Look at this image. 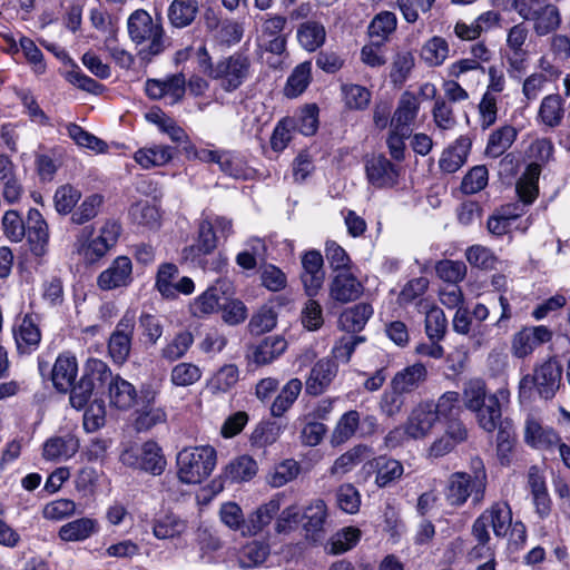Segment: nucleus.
I'll list each match as a JSON object with an SVG mask.
<instances>
[{
	"mask_svg": "<svg viewBox=\"0 0 570 570\" xmlns=\"http://www.w3.org/2000/svg\"><path fill=\"white\" fill-rule=\"evenodd\" d=\"M217 165L224 174L234 178H246L248 175L245 160L235 151L222 150Z\"/></svg>",
	"mask_w": 570,
	"mask_h": 570,
	"instance_id": "nucleus-60",
	"label": "nucleus"
},
{
	"mask_svg": "<svg viewBox=\"0 0 570 570\" xmlns=\"http://www.w3.org/2000/svg\"><path fill=\"white\" fill-rule=\"evenodd\" d=\"M219 520L229 530L240 533L246 538L247 518L236 502H225L219 508Z\"/></svg>",
	"mask_w": 570,
	"mask_h": 570,
	"instance_id": "nucleus-50",
	"label": "nucleus"
},
{
	"mask_svg": "<svg viewBox=\"0 0 570 570\" xmlns=\"http://www.w3.org/2000/svg\"><path fill=\"white\" fill-rule=\"evenodd\" d=\"M13 337L19 354H31L41 342V331L31 314H26L13 327Z\"/></svg>",
	"mask_w": 570,
	"mask_h": 570,
	"instance_id": "nucleus-20",
	"label": "nucleus"
},
{
	"mask_svg": "<svg viewBox=\"0 0 570 570\" xmlns=\"http://www.w3.org/2000/svg\"><path fill=\"white\" fill-rule=\"evenodd\" d=\"M370 452L368 446L357 444L343 454H341L330 468V474L332 476L342 478L346 473L351 472Z\"/></svg>",
	"mask_w": 570,
	"mask_h": 570,
	"instance_id": "nucleus-44",
	"label": "nucleus"
},
{
	"mask_svg": "<svg viewBox=\"0 0 570 570\" xmlns=\"http://www.w3.org/2000/svg\"><path fill=\"white\" fill-rule=\"evenodd\" d=\"M91 235L92 227H85L77 236L75 243L79 255H81L83 259L90 264L102 258L111 248L98 236L89 240Z\"/></svg>",
	"mask_w": 570,
	"mask_h": 570,
	"instance_id": "nucleus-34",
	"label": "nucleus"
},
{
	"mask_svg": "<svg viewBox=\"0 0 570 570\" xmlns=\"http://www.w3.org/2000/svg\"><path fill=\"white\" fill-rule=\"evenodd\" d=\"M186 90V78L183 73H176L164 80L148 79L145 91L151 99L165 98L168 104L174 105L181 100Z\"/></svg>",
	"mask_w": 570,
	"mask_h": 570,
	"instance_id": "nucleus-15",
	"label": "nucleus"
},
{
	"mask_svg": "<svg viewBox=\"0 0 570 570\" xmlns=\"http://www.w3.org/2000/svg\"><path fill=\"white\" fill-rule=\"evenodd\" d=\"M512 525V512L508 503L495 502L485 509L474 521L472 534L484 548L490 541L488 528L491 527L495 537H505Z\"/></svg>",
	"mask_w": 570,
	"mask_h": 570,
	"instance_id": "nucleus-6",
	"label": "nucleus"
},
{
	"mask_svg": "<svg viewBox=\"0 0 570 570\" xmlns=\"http://www.w3.org/2000/svg\"><path fill=\"white\" fill-rule=\"evenodd\" d=\"M286 19L282 16L268 17L262 24L259 36L261 47L275 55H282L286 49V38L282 33Z\"/></svg>",
	"mask_w": 570,
	"mask_h": 570,
	"instance_id": "nucleus-22",
	"label": "nucleus"
},
{
	"mask_svg": "<svg viewBox=\"0 0 570 570\" xmlns=\"http://www.w3.org/2000/svg\"><path fill=\"white\" fill-rule=\"evenodd\" d=\"M552 336V331L544 325L524 327L513 335L511 353L518 358H524L538 346L550 342Z\"/></svg>",
	"mask_w": 570,
	"mask_h": 570,
	"instance_id": "nucleus-12",
	"label": "nucleus"
},
{
	"mask_svg": "<svg viewBox=\"0 0 570 570\" xmlns=\"http://www.w3.org/2000/svg\"><path fill=\"white\" fill-rule=\"evenodd\" d=\"M487 386L484 381L473 379L468 381L463 387V404L470 410H480V406L488 401Z\"/></svg>",
	"mask_w": 570,
	"mask_h": 570,
	"instance_id": "nucleus-59",
	"label": "nucleus"
},
{
	"mask_svg": "<svg viewBox=\"0 0 570 570\" xmlns=\"http://www.w3.org/2000/svg\"><path fill=\"white\" fill-rule=\"evenodd\" d=\"M448 328L444 312L433 305L425 313V333L431 341H441Z\"/></svg>",
	"mask_w": 570,
	"mask_h": 570,
	"instance_id": "nucleus-63",
	"label": "nucleus"
},
{
	"mask_svg": "<svg viewBox=\"0 0 570 570\" xmlns=\"http://www.w3.org/2000/svg\"><path fill=\"white\" fill-rule=\"evenodd\" d=\"M312 63L304 61L297 65L289 75L284 94L288 98H296L305 91L311 82Z\"/></svg>",
	"mask_w": 570,
	"mask_h": 570,
	"instance_id": "nucleus-49",
	"label": "nucleus"
},
{
	"mask_svg": "<svg viewBox=\"0 0 570 570\" xmlns=\"http://www.w3.org/2000/svg\"><path fill=\"white\" fill-rule=\"evenodd\" d=\"M363 291V284L348 269L336 273L330 283L331 298L342 304L356 301Z\"/></svg>",
	"mask_w": 570,
	"mask_h": 570,
	"instance_id": "nucleus-19",
	"label": "nucleus"
},
{
	"mask_svg": "<svg viewBox=\"0 0 570 570\" xmlns=\"http://www.w3.org/2000/svg\"><path fill=\"white\" fill-rule=\"evenodd\" d=\"M306 520L304 528L307 533L317 534L323 530L324 523L327 518V508L323 500H314L309 505L306 507L304 514Z\"/></svg>",
	"mask_w": 570,
	"mask_h": 570,
	"instance_id": "nucleus-56",
	"label": "nucleus"
},
{
	"mask_svg": "<svg viewBox=\"0 0 570 570\" xmlns=\"http://www.w3.org/2000/svg\"><path fill=\"white\" fill-rule=\"evenodd\" d=\"M202 377V370L193 363L181 362L170 371V382L178 387H187L197 383Z\"/></svg>",
	"mask_w": 570,
	"mask_h": 570,
	"instance_id": "nucleus-64",
	"label": "nucleus"
},
{
	"mask_svg": "<svg viewBox=\"0 0 570 570\" xmlns=\"http://www.w3.org/2000/svg\"><path fill=\"white\" fill-rule=\"evenodd\" d=\"M281 510V499L272 498L268 502L261 504L247 517L246 537H255L261 533Z\"/></svg>",
	"mask_w": 570,
	"mask_h": 570,
	"instance_id": "nucleus-29",
	"label": "nucleus"
},
{
	"mask_svg": "<svg viewBox=\"0 0 570 570\" xmlns=\"http://www.w3.org/2000/svg\"><path fill=\"white\" fill-rule=\"evenodd\" d=\"M200 66L208 77L216 80L220 88L228 92L238 89L250 73L249 58L239 52L212 63L206 50H204Z\"/></svg>",
	"mask_w": 570,
	"mask_h": 570,
	"instance_id": "nucleus-2",
	"label": "nucleus"
},
{
	"mask_svg": "<svg viewBox=\"0 0 570 570\" xmlns=\"http://www.w3.org/2000/svg\"><path fill=\"white\" fill-rule=\"evenodd\" d=\"M303 383L299 379H291L279 391L271 404L273 417H282L295 403L302 392Z\"/></svg>",
	"mask_w": 570,
	"mask_h": 570,
	"instance_id": "nucleus-38",
	"label": "nucleus"
},
{
	"mask_svg": "<svg viewBox=\"0 0 570 570\" xmlns=\"http://www.w3.org/2000/svg\"><path fill=\"white\" fill-rule=\"evenodd\" d=\"M471 148V140L465 136H460L452 145L443 150L439 166L444 173L458 171L466 161Z\"/></svg>",
	"mask_w": 570,
	"mask_h": 570,
	"instance_id": "nucleus-31",
	"label": "nucleus"
},
{
	"mask_svg": "<svg viewBox=\"0 0 570 570\" xmlns=\"http://www.w3.org/2000/svg\"><path fill=\"white\" fill-rule=\"evenodd\" d=\"M438 422L434 403H419L411 410L406 421L404 422L406 425L407 438L412 440L426 439L431 435Z\"/></svg>",
	"mask_w": 570,
	"mask_h": 570,
	"instance_id": "nucleus-11",
	"label": "nucleus"
},
{
	"mask_svg": "<svg viewBox=\"0 0 570 570\" xmlns=\"http://www.w3.org/2000/svg\"><path fill=\"white\" fill-rule=\"evenodd\" d=\"M223 286L217 283L208 287L204 293L197 296L189 306L193 316L204 318L218 311L222 303Z\"/></svg>",
	"mask_w": 570,
	"mask_h": 570,
	"instance_id": "nucleus-36",
	"label": "nucleus"
},
{
	"mask_svg": "<svg viewBox=\"0 0 570 570\" xmlns=\"http://www.w3.org/2000/svg\"><path fill=\"white\" fill-rule=\"evenodd\" d=\"M146 119L158 126V128L167 134L174 142H183L187 139V134L171 118L167 117L159 109L150 110L146 114Z\"/></svg>",
	"mask_w": 570,
	"mask_h": 570,
	"instance_id": "nucleus-57",
	"label": "nucleus"
},
{
	"mask_svg": "<svg viewBox=\"0 0 570 570\" xmlns=\"http://www.w3.org/2000/svg\"><path fill=\"white\" fill-rule=\"evenodd\" d=\"M239 380V370L235 364H225L208 381L213 394L229 392Z\"/></svg>",
	"mask_w": 570,
	"mask_h": 570,
	"instance_id": "nucleus-48",
	"label": "nucleus"
},
{
	"mask_svg": "<svg viewBox=\"0 0 570 570\" xmlns=\"http://www.w3.org/2000/svg\"><path fill=\"white\" fill-rule=\"evenodd\" d=\"M561 364L554 357H550L535 365L532 375L527 374L520 380V395H528L534 387L540 397L551 400L561 385Z\"/></svg>",
	"mask_w": 570,
	"mask_h": 570,
	"instance_id": "nucleus-4",
	"label": "nucleus"
},
{
	"mask_svg": "<svg viewBox=\"0 0 570 570\" xmlns=\"http://www.w3.org/2000/svg\"><path fill=\"white\" fill-rule=\"evenodd\" d=\"M99 531L96 519L82 517L69 521L58 530V538L63 542H81Z\"/></svg>",
	"mask_w": 570,
	"mask_h": 570,
	"instance_id": "nucleus-30",
	"label": "nucleus"
},
{
	"mask_svg": "<svg viewBox=\"0 0 570 570\" xmlns=\"http://www.w3.org/2000/svg\"><path fill=\"white\" fill-rule=\"evenodd\" d=\"M131 282L132 263L127 256L116 257L97 278V285L102 291L127 287Z\"/></svg>",
	"mask_w": 570,
	"mask_h": 570,
	"instance_id": "nucleus-14",
	"label": "nucleus"
},
{
	"mask_svg": "<svg viewBox=\"0 0 570 570\" xmlns=\"http://www.w3.org/2000/svg\"><path fill=\"white\" fill-rule=\"evenodd\" d=\"M361 424V415L356 410L345 412L336 422L332 434L331 444L338 446L351 440Z\"/></svg>",
	"mask_w": 570,
	"mask_h": 570,
	"instance_id": "nucleus-41",
	"label": "nucleus"
},
{
	"mask_svg": "<svg viewBox=\"0 0 570 570\" xmlns=\"http://www.w3.org/2000/svg\"><path fill=\"white\" fill-rule=\"evenodd\" d=\"M528 21L533 22V30L535 35L543 37L559 28L561 23V17L559 9L554 4L548 3L543 7L542 10H539L538 13H535Z\"/></svg>",
	"mask_w": 570,
	"mask_h": 570,
	"instance_id": "nucleus-47",
	"label": "nucleus"
},
{
	"mask_svg": "<svg viewBox=\"0 0 570 570\" xmlns=\"http://www.w3.org/2000/svg\"><path fill=\"white\" fill-rule=\"evenodd\" d=\"M127 32L134 43L142 46L138 51V57L142 61L150 62L166 48L165 31L161 23L155 22L153 17L144 9H137L130 13L127 19Z\"/></svg>",
	"mask_w": 570,
	"mask_h": 570,
	"instance_id": "nucleus-1",
	"label": "nucleus"
},
{
	"mask_svg": "<svg viewBox=\"0 0 570 570\" xmlns=\"http://www.w3.org/2000/svg\"><path fill=\"white\" fill-rule=\"evenodd\" d=\"M27 238L31 253L37 257H42L48 252L49 230L46 220L38 209L31 208L28 212Z\"/></svg>",
	"mask_w": 570,
	"mask_h": 570,
	"instance_id": "nucleus-21",
	"label": "nucleus"
},
{
	"mask_svg": "<svg viewBox=\"0 0 570 570\" xmlns=\"http://www.w3.org/2000/svg\"><path fill=\"white\" fill-rule=\"evenodd\" d=\"M175 155V148L168 145L151 144L139 148L134 154V160L142 169L164 167L169 164Z\"/></svg>",
	"mask_w": 570,
	"mask_h": 570,
	"instance_id": "nucleus-27",
	"label": "nucleus"
},
{
	"mask_svg": "<svg viewBox=\"0 0 570 570\" xmlns=\"http://www.w3.org/2000/svg\"><path fill=\"white\" fill-rule=\"evenodd\" d=\"M136 318L132 312H126L116 325L108 342V352L117 364L127 361L130 350Z\"/></svg>",
	"mask_w": 570,
	"mask_h": 570,
	"instance_id": "nucleus-8",
	"label": "nucleus"
},
{
	"mask_svg": "<svg viewBox=\"0 0 570 570\" xmlns=\"http://www.w3.org/2000/svg\"><path fill=\"white\" fill-rule=\"evenodd\" d=\"M186 530V522L169 513L157 518L153 524V533L159 540L173 539Z\"/></svg>",
	"mask_w": 570,
	"mask_h": 570,
	"instance_id": "nucleus-52",
	"label": "nucleus"
},
{
	"mask_svg": "<svg viewBox=\"0 0 570 570\" xmlns=\"http://www.w3.org/2000/svg\"><path fill=\"white\" fill-rule=\"evenodd\" d=\"M564 102L559 94H550L543 97L535 117L537 122L550 129L559 127L564 119Z\"/></svg>",
	"mask_w": 570,
	"mask_h": 570,
	"instance_id": "nucleus-26",
	"label": "nucleus"
},
{
	"mask_svg": "<svg viewBox=\"0 0 570 570\" xmlns=\"http://www.w3.org/2000/svg\"><path fill=\"white\" fill-rule=\"evenodd\" d=\"M524 441L534 449H550L560 442L559 435L544 428L533 415H528L524 422Z\"/></svg>",
	"mask_w": 570,
	"mask_h": 570,
	"instance_id": "nucleus-25",
	"label": "nucleus"
},
{
	"mask_svg": "<svg viewBox=\"0 0 570 570\" xmlns=\"http://www.w3.org/2000/svg\"><path fill=\"white\" fill-rule=\"evenodd\" d=\"M468 439L465 425L458 419L446 421L444 433L435 439L428 449L429 458H442Z\"/></svg>",
	"mask_w": 570,
	"mask_h": 570,
	"instance_id": "nucleus-16",
	"label": "nucleus"
},
{
	"mask_svg": "<svg viewBox=\"0 0 570 570\" xmlns=\"http://www.w3.org/2000/svg\"><path fill=\"white\" fill-rule=\"evenodd\" d=\"M428 379V370L422 363H414L399 371L392 379L391 386L404 394L419 389Z\"/></svg>",
	"mask_w": 570,
	"mask_h": 570,
	"instance_id": "nucleus-33",
	"label": "nucleus"
},
{
	"mask_svg": "<svg viewBox=\"0 0 570 570\" xmlns=\"http://www.w3.org/2000/svg\"><path fill=\"white\" fill-rule=\"evenodd\" d=\"M361 538V531L354 527H346L337 531L328 542V552L341 554L356 546Z\"/></svg>",
	"mask_w": 570,
	"mask_h": 570,
	"instance_id": "nucleus-61",
	"label": "nucleus"
},
{
	"mask_svg": "<svg viewBox=\"0 0 570 570\" xmlns=\"http://www.w3.org/2000/svg\"><path fill=\"white\" fill-rule=\"evenodd\" d=\"M268 554V544L261 541H252L240 550L238 562L242 568L257 567L266 560Z\"/></svg>",
	"mask_w": 570,
	"mask_h": 570,
	"instance_id": "nucleus-62",
	"label": "nucleus"
},
{
	"mask_svg": "<svg viewBox=\"0 0 570 570\" xmlns=\"http://www.w3.org/2000/svg\"><path fill=\"white\" fill-rule=\"evenodd\" d=\"M287 343L283 337L268 336L264 338L253 352V361L258 365H266L285 352Z\"/></svg>",
	"mask_w": 570,
	"mask_h": 570,
	"instance_id": "nucleus-45",
	"label": "nucleus"
},
{
	"mask_svg": "<svg viewBox=\"0 0 570 570\" xmlns=\"http://www.w3.org/2000/svg\"><path fill=\"white\" fill-rule=\"evenodd\" d=\"M78 374V363L75 355L65 352L58 355L51 370V381L59 392H68Z\"/></svg>",
	"mask_w": 570,
	"mask_h": 570,
	"instance_id": "nucleus-24",
	"label": "nucleus"
},
{
	"mask_svg": "<svg viewBox=\"0 0 570 570\" xmlns=\"http://www.w3.org/2000/svg\"><path fill=\"white\" fill-rule=\"evenodd\" d=\"M517 129L510 125H505L494 130L488 140L485 154L489 157L498 158L503 155L517 138Z\"/></svg>",
	"mask_w": 570,
	"mask_h": 570,
	"instance_id": "nucleus-46",
	"label": "nucleus"
},
{
	"mask_svg": "<svg viewBox=\"0 0 570 570\" xmlns=\"http://www.w3.org/2000/svg\"><path fill=\"white\" fill-rule=\"evenodd\" d=\"M198 10V0H174L168 8L169 22L175 28H185L193 23Z\"/></svg>",
	"mask_w": 570,
	"mask_h": 570,
	"instance_id": "nucleus-42",
	"label": "nucleus"
},
{
	"mask_svg": "<svg viewBox=\"0 0 570 570\" xmlns=\"http://www.w3.org/2000/svg\"><path fill=\"white\" fill-rule=\"evenodd\" d=\"M338 373V364L332 357L318 360L311 368L305 380V392L318 396L326 392Z\"/></svg>",
	"mask_w": 570,
	"mask_h": 570,
	"instance_id": "nucleus-13",
	"label": "nucleus"
},
{
	"mask_svg": "<svg viewBox=\"0 0 570 570\" xmlns=\"http://www.w3.org/2000/svg\"><path fill=\"white\" fill-rule=\"evenodd\" d=\"M365 173L368 184L374 188L389 189L399 184V167L383 155L372 156L366 159Z\"/></svg>",
	"mask_w": 570,
	"mask_h": 570,
	"instance_id": "nucleus-10",
	"label": "nucleus"
},
{
	"mask_svg": "<svg viewBox=\"0 0 570 570\" xmlns=\"http://www.w3.org/2000/svg\"><path fill=\"white\" fill-rule=\"evenodd\" d=\"M156 392L144 391L142 400L145 404L137 411L135 425L138 431H148L154 426L165 423L167 420L166 411L160 406H154Z\"/></svg>",
	"mask_w": 570,
	"mask_h": 570,
	"instance_id": "nucleus-28",
	"label": "nucleus"
},
{
	"mask_svg": "<svg viewBox=\"0 0 570 570\" xmlns=\"http://www.w3.org/2000/svg\"><path fill=\"white\" fill-rule=\"evenodd\" d=\"M122 464L138 469L153 475H160L166 468V459L161 448L155 441L130 446L120 454Z\"/></svg>",
	"mask_w": 570,
	"mask_h": 570,
	"instance_id": "nucleus-7",
	"label": "nucleus"
},
{
	"mask_svg": "<svg viewBox=\"0 0 570 570\" xmlns=\"http://www.w3.org/2000/svg\"><path fill=\"white\" fill-rule=\"evenodd\" d=\"M541 167L538 164H530L517 183V193L524 205L532 204L538 196V181Z\"/></svg>",
	"mask_w": 570,
	"mask_h": 570,
	"instance_id": "nucleus-43",
	"label": "nucleus"
},
{
	"mask_svg": "<svg viewBox=\"0 0 570 570\" xmlns=\"http://www.w3.org/2000/svg\"><path fill=\"white\" fill-rule=\"evenodd\" d=\"M297 40L306 51L314 52L326 40V30L321 22L308 20L297 28Z\"/></svg>",
	"mask_w": 570,
	"mask_h": 570,
	"instance_id": "nucleus-39",
	"label": "nucleus"
},
{
	"mask_svg": "<svg viewBox=\"0 0 570 570\" xmlns=\"http://www.w3.org/2000/svg\"><path fill=\"white\" fill-rule=\"evenodd\" d=\"M373 315V307L367 303H358L344 309L338 317V326L347 333L361 332Z\"/></svg>",
	"mask_w": 570,
	"mask_h": 570,
	"instance_id": "nucleus-35",
	"label": "nucleus"
},
{
	"mask_svg": "<svg viewBox=\"0 0 570 570\" xmlns=\"http://www.w3.org/2000/svg\"><path fill=\"white\" fill-rule=\"evenodd\" d=\"M449 43L439 36L429 39L421 49L422 60L430 67L441 66L449 57Z\"/></svg>",
	"mask_w": 570,
	"mask_h": 570,
	"instance_id": "nucleus-51",
	"label": "nucleus"
},
{
	"mask_svg": "<svg viewBox=\"0 0 570 570\" xmlns=\"http://www.w3.org/2000/svg\"><path fill=\"white\" fill-rule=\"evenodd\" d=\"M131 220L146 229H156L160 225V214L156 206L148 202H139L131 206Z\"/></svg>",
	"mask_w": 570,
	"mask_h": 570,
	"instance_id": "nucleus-53",
	"label": "nucleus"
},
{
	"mask_svg": "<svg viewBox=\"0 0 570 570\" xmlns=\"http://www.w3.org/2000/svg\"><path fill=\"white\" fill-rule=\"evenodd\" d=\"M79 449V441L72 434L52 436L43 444V458L49 461H63L73 456Z\"/></svg>",
	"mask_w": 570,
	"mask_h": 570,
	"instance_id": "nucleus-32",
	"label": "nucleus"
},
{
	"mask_svg": "<svg viewBox=\"0 0 570 570\" xmlns=\"http://www.w3.org/2000/svg\"><path fill=\"white\" fill-rule=\"evenodd\" d=\"M362 471L366 476L375 474L374 483L377 488L384 489L396 483L404 473L403 464L391 456H375L362 466Z\"/></svg>",
	"mask_w": 570,
	"mask_h": 570,
	"instance_id": "nucleus-9",
	"label": "nucleus"
},
{
	"mask_svg": "<svg viewBox=\"0 0 570 570\" xmlns=\"http://www.w3.org/2000/svg\"><path fill=\"white\" fill-rule=\"evenodd\" d=\"M104 197L99 194L87 196L82 203L72 212L71 222L76 225H83L94 219L100 212Z\"/></svg>",
	"mask_w": 570,
	"mask_h": 570,
	"instance_id": "nucleus-58",
	"label": "nucleus"
},
{
	"mask_svg": "<svg viewBox=\"0 0 570 570\" xmlns=\"http://www.w3.org/2000/svg\"><path fill=\"white\" fill-rule=\"evenodd\" d=\"M396 16L390 11H383L375 16L368 27V35L372 40L384 42L396 29Z\"/></svg>",
	"mask_w": 570,
	"mask_h": 570,
	"instance_id": "nucleus-55",
	"label": "nucleus"
},
{
	"mask_svg": "<svg viewBox=\"0 0 570 570\" xmlns=\"http://www.w3.org/2000/svg\"><path fill=\"white\" fill-rule=\"evenodd\" d=\"M481 429L487 432H493L501 422V406L498 404V397H488V401L480 406V410L473 411Z\"/></svg>",
	"mask_w": 570,
	"mask_h": 570,
	"instance_id": "nucleus-54",
	"label": "nucleus"
},
{
	"mask_svg": "<svg viewBox=\"0 0 570 570\" xmlns=\"http://www.w3.org/2000/svg\"><path fill=\"white\" fill-rule=\"evenodd\" d=\"M108 394L110 404L119 410L130 409L137 399L135 386L119 375H116L114 380L110 381Z\"/></svg>",
	"mask_w": 570,
	"mask_h": 570,
	"instance_id": "nucleus-37",
	"label": "nucleus"
},
{
	"mask_svg": "<svg viewBox=\"0 0 570 570\" xmlns=\"http://www.w3.org/2000/svg\"><path fill=\"white\" fill-rule=\"evenodd\" d=\"M114 377L109 366L104 361L90 358L86 363L85 373L81 379L98 393L108 387Z\"/></svg>",
	"mask_w": 570,
	"mask_h": 570,
	"instance_id": "nucleus-40",
	"label": "nucleus"
},
{
	"mask_svg": "<svg viewBox=\"0 0 570 570\" xmlns=\"http://www.w3.org/2000/svg\"><path fill=\"white\" fill-rule=\"evenodd\" d=\"M484 478L471 476L468 472H454L450 474L444 488V498L451 507H462L469 498L472 503L479 505L485 495Z\"/></svg>",
	"mask_w": 570,
	"mask_h": 570,
	"instance_id": "nucleus-5",
	"label": "nucleus"
},
{
	"mask_svg": "<svg viewBox=\"0 0 570 570\" xmlns=\"http://www.w3.org/2000/svg\"><path fill=\"white\" fill-rule=\"evenodd\" d=\"M216 451L213 446L200 445L183 449L177 455V475L186 484H199L216 466Z\"/></svg>",
	"mask_w": 570,
	"mask_h": 570,
	"instance_id": "nucleus-3",
	"label": "nucleus"
},
{
	"mask_svg": "<svg viewBox=\"0 0 570 570\" xmlns=\"http://www.w3.org/2000/svg\"><path fill=\"white\" fill-rule=\"evenodd\" d=\"M303 272L301 279L307 296L314 297L322 288L325 272L323 268L324 259L318 250H308L302 256Z\"/></svg>",
	"mask_w": 570,
	"mask_h": 570,
	"instance_id": "nucleus-17",
	"label": "nucleus"
},
{
	"mask_svg": "<svg viewBox=\"0 0 570 570\" xmlns=\"http://www.w3.org/2000/svg\"><path fill=\"white\" fill-rule=\"evenodd\" d=\"M420 111V101L414 94L405 91L401 95L397 106L391 117L390 127L412 134V125Z\"/></svg>",
	"mask_w": 570,
	"mask_h": 570,
	"instance_id": "nucleus-23",
	"label": "nucleus"
},
{
	"mask_svg": "<svg viewBox=\"0 0 570 570\" xmlns=\"http://www.w3.org/2000/svg\"><path fill=\"white\" fill-rule=\"evenodd\" d=\"M218 236L209 223V217L200 220L197 242L185 248V257L205 268V256L212 254L217 247Z\"/></svg>",
	"mask_w": 570,
	"mask_h": 570,
	"instance_id": "nucleus-18",
	"label": "nucleus"
}]
</instances>
